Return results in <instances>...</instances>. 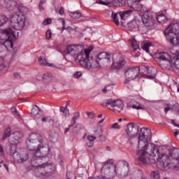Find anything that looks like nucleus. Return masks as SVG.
<instances>
[{
    "label": "nucleus",
    "mask_w": 179,
    "mask_h": 179,
    "mask_svg": "<svg viewBox=\"0 0 179 179\" xmlns=\"http://www.w3.org/2000/svg\"><path fill=\"white\" fill-rule=\"evenodd\" d=\"M48 153H50V148L47 145H43V143H39L37 150L32 155L30 162L33 167H36L35 169L36 177H50L52 176L55 171V167L47 162L37 165V160L40 157H45Z\"/></svg>",
    "instance_id": "1"
},
{
    "label": "nucleus",
    "mask_w": 179,
    "mask_h": 179,
    "mask_svg": "<svg viewBox=\"0 0 179 179\" xmlns=\"http://www.w3.org/2000/svg\"><path fill=\"white\" fill-rule=\"evenodd\" d=\"M137 155L139 162L144 164H154L157 158H155V153L159 156V148L153 143H149L147 145L138 147Z\"/></svg>",
    "instance_id": "2"
},
{
    "label": "nucleus",
    "mask_w": 179,
    "mask_h": 179,
    "mask_svg": "<svg viewBox=\"0 0 179 179\" xmlns=\"http://www.w3.org/2000/svg\"><path fill=\"white\" fill-rule=\"evenodd\" d=\"M90 52H92V50L85 49L83 54H79L76 57V62L80 64L83 68L89 69V71L99 69L101 66V62H99L95 56H90Z\"/></svg>",
    "instance_id": "3"
},
{
    "label": "nucleus",
    "mask_w": 179,
    "mask_h": 179,
    "mask_svg": "<svg viewBox=\"0 0 179 179\" xmlns=\"http://www.w3.org/2000/svg\"><path fill=\"white\" fill-rule=\"evenodd\" d=\"M164 36L172 45L179 44V22L171 24L164 31Z\"/></svg>",
    "instance_id": "4"
},
{
    "label": "nucleus",
    "mask_w": 179,
    "mask_h": 179,
    "mask_svg": "<svg viewBox=\"0 0 179 179\" xmlns=\"http://www.w3.org/2000/svg\"><path fill=\"white\" fill-rule=\"evenodd\" d=\"M154 159H157L155 160V163H158V168L160 170H169L170 169H177V165H176V162L174 161H171L169 157V155L166 154H162L160 155V152L159 151V154H156L154 157Z\"/></svg>",
    "instance_id": "5"
},
{
    "label": "nucleus",
    "mask_w": 179,
    "mask_h": 179,
    "mask_svg": "<svg viewBox=\"0 0 179 179\" xmlns=\"http://www.w3.org/2000/svg\"><path fill=\"white\" fill-rule=\"evenodd\" d=\"M115 165L113 162V160L105 162L101 170V174H104L106 176H99L96 177L90 178L88 179H110L113 178L114 173H117L115 170Z\"/></svg>",
    "instance_id": "6"
},
{
    "label": "nucleus",
    "mask_w": 179,
    "mask_h": 179,
    "mask_svg": "<svg viewBox=\"0 0 179 179\" xmlns=\"http://www.w3.org/2000/svg\"><path fill=\"white\" fill-rule=\"evenodd\" d=\"M26 143L29 150L34 152V150H37L40 143H44V138L37 133H32Z\"/></svg>",
    "instance_id": "7"
},
{
    "label": "nucleus",
    "mask_w": 179,
    "mask_h": 179,
    "mask_svg": "<svg viewBox=\"0 0 179 179\" xmlns=\"http://www.w3.org/2000/svg\"><path fill=\"white\" fill-rule=\"evenodd\" d=\"M11 27L15 30H23L28 24L27 19L24 15L14 14L10 19Z\"/></svg>",
    "instance_id": "8"
},
{
    "label": "nucleus",
    "mask_w": 179,
    "mask_h": 179,
    "mask_svg": "<svg viewBox=\"0 0 179 179\" xmlns=\"http://www.w3.org/2000/svg\"><path fill=\"white\" fill-rule=\"evenodd\" d=\"M124 75L126 76V79L124 80V85H128L131 80H134L137 78H143V75H142V71L141 70V67H130L128 68L124 71Z\"/></svg>",
    "instance_id": "9"
},
{
    "label": "nucleus",
    "mask_w": 179,
    "mask_h": 179,
    "mask_svg": "<svg viewBox=\"0 0 179 179\" xmlns=\"http://www.w3.org/2000/svg\"><path fill=\"white\" fill-rule=\"evenodd\" d=\"M152 139V131L148 128L143 127L138 134V148L148 146V142Z\"/></svg>",
    "instance_id": "10"
},
{
    "label": "nucleus",
    "mask_w": 179,
    "mask_h": 179,
    "mask_svg": "<svg viewBox=\"0 0 179 179\" xmlns=\"http://www.w3.org/2000/svg\"><path fill=\"white\" fill-rule=\"evenodd\" d=\"M158 64L162 69H171L173 66V57L168 53L161 52L158 55Z\"/></svg>",
    "instance_id": "11"
},
{
    "label": "nucleus",
    "mask_w": 179,
    "mask_h": 179,
    "mask_svg": "<svg viewBox=\"0 0 179 179\" xmlns=\"http://www.w3.org/2000/svg\"><path fill=\"white\" fill-rule=\"evenodd\" d=\"M101 106H110L113 108L112 110L115 113H121L124 110V103L120 99L113 100L111 99L105 100Z\"/></svg>",
    "instance_id": "12"
},
{
    "label": "nucleus",
    "mask_w": 179,
    "mask_h": 179,
    "mask_svg": "<svg viewBox=\"0 0 179 179\" xmlns=\"http://www.w3.org/2000/svg\"><path fill=\"white\" fill-rule=\"evenodd\" d=\"M141 75L143 78H147V79L153 80L156 78V72L157 71L153 67H148L146 66H141Z\"/></svg>",
    "instance_id": "13"
},
{
    "label": "nucleus",
    "mask_w": 179,
    "mask_h": 179,
    "mask_svg": "<svg viewBox=\"0 0 179 179\" xmlns=\"http://www.w3.org/2000/svg\"><path fill=\"white\" fill-rule=\"evenodd\" d=\"M125 132L129 139H134V138H136L138 132H139L138 125H136L135 123L128 124Z\"/></svg>",
    "instance_id": "14"
},
{
    "label": "nucleus",
    "mask_w": 179,
    "mask_h": 179,
    "mask_svg": "<svg viewBox=\"0 0 179 179\" xmlns=\"http://www.w3.org/2000/svg\"><path fill=\"white\" fill-rule=\"evenodd\" d=\"M83 51V45H68L66 48V54H70V55H72L73 57H75V55H79V54H83L82 52Z\"/></svg>",
    "instance_id": "15"
},
{
    "label": "nucleus",
    "mask_w": 179,
    "mask_h": 179,
    "mask_svg": "<svg viewBox=\"0 0 179 179\" xmlns=\"http://www.w3.org/2000/svg\"><path fill=\"white\" fill-rule=\"evenodd\" d=\"M14 160L19 164L24 163V162L29 160V154L24 150H18V153L14 156Z\"/></svg>",
    "instance_id": "16"
},
{
    "label": "nucleus",
    "mask_w": 179,
    "mask_h": 179,
    "mask_svg": "<svg viewBox=\"0 0 179 179\" xmlns=\"http://www.w3.org/2000/svg\"><path fill=\"white\" fill-rule=\"evenodd\" d=\"M16 39V36L12 29L10 32L6 36L3 42V45L6 48H12L13 47V41Z\"/></svg>",
    "instance_id": "17"
},
{
    "label": "nucleus",
    "mask_w": 179,
    "mask_h": 179,
    "mask_svg": "<svg viewBox=\"0 0 179 179\" xmlns=\"http://www.w3.org/2000/svg\"><path fill=\"white\" fill-rule=\"evenodd\" d=\"M142 23L145 24V27H152L155 24L153 17L149 13H145L142 17Z\"/></svg>",
    "instance_id": "18"
},
{
    "label": "nucleus",
    "mask_w": 179,
    "mask_h": 179,
    "mask_svg": "<svg viewBox=\"0 0 179 179\" xmlns=\"http://www.w3.org/2000/svg\"><path fill=\"white\" fill-rule=\"evenodd\" d=\"M10 145L8 146V148L6 149V152L9 153L10 156H13V159H15V155H17L19 153V150L16 151V146L17 145V142H13V141H10Z\"/></svg>",
    "instance_id": "19"
},
{
    "label": "nucleus",
    "mask_w": 179,
    "mask_h": 179,
    "mask_svg": "<svg viewBox=\"0 0 179 179\" xmlns=\"http://www.w3.org/2000/svg\"><path fill=\"white\" fill-rule=\"evenodd\" d=\"M95 57L99 62H101V64L104 59H106L108 62H111V59H113V58H111V55L105 52H100L99 55H96Z\"/></svg>",
    "instance_id": "20"
},
{
    "label": "nucleus",
    "mask_w": 179,
    "mask_h": 179,
    "mask_svg": "<svg viewBox=\"0 0 179 179\" xmlns=\"http://www.w3.org/2000/svg\"><path fill=\"white\" fill-rule=\"evenodd\" d=\"M127 62L124 59H120L118 62H113L111 66L112 69H116V71H121L122 68L125 66Z\"/></svg>",
    "instance_id": "21"
},
{
    "label": "nucleus",
    "mask_w": 179,
    "mask_h": 179,
    "mask_svg": "<svg viewBox=\"0 0 179 179\" xmlns=\"http://www.w3.org/2000/svg\"><path fill=\"white\" fill-rule=\"evenodd\" d=\"M122 164V166L120 169V176L122 177H127L129 174V164L125 161H123Z\"/></svg>",
    "instance_id": "22"
},
{
    "label": "nucleus",
    "mask_w": 179,
    "mask_h": 179,
    "mask_svg": "<svg viewBox=\"0 0 179 179\" xmlns=\"http://www.w3.org/2000/svg\"><path fill=\"white\" fill-rule=\"evenodd\" d=\"M141 23L142 22L138 19H134L131 22L127 23V29L128 30H134V29H138V27H140Z\"/></svg>",
    "instance_id": "23"
},
{
    "label": "nucleus",
    "mask_w": 179,
    "mask_h": 179,
    "mask_svg": "<svg viewBox=\"0 0 179 179\" xmlns=\"http://www.w3.org/2000/svg\"><path fill=\"white\" fill-rule=\"evenodd\" d=\"M129 6L134 10H138V12H142V10L145 11V9H143V5L141 4L139 1L130 3Z\"/></svg>",
    "instance_id": "24"
},
{
    "label": "nucleus",
    "mask_w": 179,
    "mask_h": 179,
    "mask_svg": "<svg viewBox=\"0 0 179 179\" xmlns=\"http://www.w3.org/2000/svg\"><path fill=\"white\" fill-rule=\"evenodd\" d=\"M131 179H146L145 176H143V172L141 170H138L134 172V174L131 176Z\"/></svg>",
    "instance_id": "25"
},
{
    "label": "nucleus",
    "mask_w": 179,
    "mask_h": 179,
    "mask_svg": "<svg viewBox=\"0 0 179 179\" xmlns=\"http://www.w3.org/2000/svg\"><path fill=\"white\" fill-rule=\"evenodd\" d=\"M41 111V110L37 106V105H34L31 112V117L33 118H37V115L40 114Z\"/></svg>",
    "instance_id": "26"
},
{
    "label": "nucleus",
    "mask_w": 179,
    "mask_h": 179,
    "mask_svg": "<svg viewBox=\"0 0 179 179\" xmlns=\"http://www.w3.org/2000/svg\"><path fill=\"white\" fill-rule=\"evenodd\" d=\"M170 156L173 157V160L175 162H177V160L179 159V149L178 148H175L172 150L170 152Z\"/></svg>",
    "instance_id": "27"
},
{
    "label": "nucleus",
    "mask_w": 179,
    "mask_h": 179,
    "mask_svg": "<svg viewBox=\"0 0 179 179\" xmlns=\"http://www.w3.org/2000/svg\"><path fill=\"white\" fill-rule=\"evenodd\" d=\"M13 138L15 139V141L17 142V144L19 143V141L23 138V134L20 131H15L13 134Z\"/></svg>",
    "instance_id": "28"
},
{
    "label": "nucleus",
    "mask_w": 179,
    "mask_h": 179,
    "mask_svg": "<svg viewBox=\"0 0 179 179\" xmlns=\"http://www.w3.org/2000/svg\"><path fill=\"white\" fill-rule=\"evenodd\" d=\"M3 62V57H0V73H6V71H8V67L6 66Z\"/></svg>",
    "instance_id": "29"
},
{
    "label": "nucleus",
    "mask_w": 179,
    "mask_h": 179,
    "mask_svg": "<svg viewBox=\"0 0 179 179\" xmlns=\"http://www.w3.org/2000/svg\"><path fill=\"white\" fill-rule=\"evenodd\" d=\"M12 28H8L6 29L0 31V40H5L8 34L10 33Z\"/></svg>",
    "instance_id": "30"
},
{
    "label": "nucleus",
    "mask_w": 179,
    "mask_h": 179,
    "mask_svg": "<svg viewBox=\"0 0 179 179\" xmlns=\"http://www.w3.org/2000/svg\"><path fill=\"white\" fill-rule=\"evenodd\" d=\"M38 62L41 66H54L53 64H50L47 62V60H45V58H43L41 57L38 58Z\"/></svg>",
    "instance_id": "31"
},
{
    "label": "nucleus",
    "mask_w": 179,
    "mask_h": 179,
    "mask_svg": "<svg viewBox=\"0 0 179 179\" xmlns=\"http://www.w3.org/2000/svg\"><path fill=\"white\" fill-rule=\"evenodd\" d=\"M96 138L94 136H87L88 142L87 143V145L88 148H92L94 145V141H96Z\"/></svg>",
    "instance_id": "32"
},
{
    "label": "nucleus",
    "mask_w": 179,
    "mask_h": 179,
    "mask_svg": "<svg viewBox=\"0 0 179 179\" xmlns=\"http://www.w3.org/2000/svg\"><path fill=\"white\" fill-rule=\"evenodd\" d=\"M94 135H95L96 138H101V136H103V130H101V128L99 127H95L94 129Z\"/></svg>",
    "instance_id": "33"
},
{
    "label": "nucleus",
    "mask_w": 179,
    "mask_h": 179,
    "mask_svg": "<svg viewBox=\"0 0 179 179\" xmlns=\"http://www.w3.org/2000/svg\"><path fill=\"white\" fill-rule=\"evenodd\" d=\"M130 13H132V10H126L122 13H119V17H120V19H122V20H125V19H127V17H128V16L129 15Z\"/></svg>",
    "instance_id": "34"
},
{
    "label": "nucleus",
    "mask_w": 179,
    "mask_h": 179,
    "mask_svg": "<svg viewBox=\"0 0 179 179\" xmlns=\"http://www.w3.org/2000/svg\"><path fill=\"white\" fill-rule=\"evenodd\" d=\"M172 67L171 68H175L176 69H179V57H176L172 58Z\"/></svg>",
    "instance_id": "35"
},
{
    "label": "nucleus",
    "mask_w": 179,
    "mask_h": 179,
    "mask_svg": "<svg viewBox=\"0 0 179 179\" xmlns=\"http://www.w3.org/2000/svg\"><path fill=\"white\" fill-rule=\"evenodd\" d=\"M70 16L73 19H80V17H82V13L78 11L70 12Z\"/></svg>",
    "instance_id": "36"
},
{
    "label": "nucleus",
    "mask_w": 179,
    "mask_h": 179,
    "mask_svg": "<svg viewBox=\"0 0 179 179\" xmlns=\"http://www.w3.org/2000/svg\"><path fill=\"white\" fill-rule=\"evenodd\" d=\"M157 20L159 23H166L167 22V18H166V15L164 14L158 15Z\"/></svg>",
    "instance_id": "37"
},
{
    "label": "nucleus",
    "mask_w": 179,
    "mask_h": 179,
    "mask_svg": "<svg viewBox=\"0 0 179 179\" xmlns=\"http://www.w3.org/2000/svg\"><path fill=\"white\" fill-rule=\"evenodd\" d=\"M131 47H133L134 51H136V50H141V48H139V44L138 43L135 38H133L131 39Z\"/></svg>",
    "instance_id": "38"
},
{
    "label": "nucleus",
    "mask_w": 179,
    "mask_h": 179,
    "mask_svg": "<svg viewBox=\"0 0 179 179\" xmlns=\"http://www.w3.org/2000/svg\"><path fill=\"white\" fill-rule=\"evenodd\" d=\"M151 178L153 179L160 178V172L158 170H155L151 172Z\"/></svg>",
    "instance_id": "39"
},
{
    "label": "nucleus",
    "mask_w": 179,
    "mask_h": 179,
    "mask_svg": "<svg viewBox=\"0 0 179 179\" xmlns=\"http://www.w3.org/2000/svg\"><path fill=\"white\" fill-rule=\"evenodd\" d=\"M62 31H64V30H69V32L71 33V31H76V27L73 28L72 27H67L66 28L65 27V21L63 20L62 21Z\"/></svg>",
    "instance_id": "40"
},
{
    "label": "nucleus",
    "mask_w": 179,
    "mask_h": 179,
    "mask_svg": "<svg viewBox=\"0 0 179 179\" xmlns=\"http://www.w3.org/2000/svg\"><path fill=\"white\" fill-rule=\"evenodd\" d=\"M13 6H16V2L12 0H8L6 1V8L8 9L9 8H12Z\"/></svg>",
    "instance_id": "41"
},
{
    "label": "nucleus",
    "mask_w": 179,
    "mask_h": 179,
    "mask_svg": "<svg viewBox=\"0 0 179 179\" xmlns=\"http://www.w3.org/2000/svg\"><path fill=\"white\" fill-rule=\"evenodd\" d=\"M113 2V0H98L99 5H104L105 6H108Z\"/></svg>",
    "instance_id": "42"
},
{
    "label": "nucleus",
    "mask_w": 179,
    "mask_h": 179,
    "mask_svg": "<svg viewBox=\"0 0 179 179\" xmlns=\"http://www.w3.org/2000/svg\"><path fill=\"white\" fill-rule=\"evenodd\" d=\"M60 111L64 114L65 117H69V109L66 108V106H65V108L61 106Z\"/></svg>",
    "instance_id": "43"
},
{
    "label": "nucleus",
    "mask_w": 179,
    "mask_h": 179,
    "mask_svg": "<svg viewBox=\"0 0 179 179\" xmlns=\"http://www.w3.org/2000/svg\"><path fill=\"white\" fill-rule=\"evenodd\" d=\"M9 136H10V127L6 129L3 136V140L5 141V139H6V138H9Z\"/></svg>",
    "instance_id": "44"
},
{
    "label": "nucleus",
    "mask_w": 179,
    "mask_h": 179,
    "mask_svg": "<svg viewBox=\"0 0 179 179\" xmlns=\"http://www.w3.org/2000/svg\"><path fill=\"white\" fill-rule=\"evenodd\" d=\"M8 22V18L5 15H0V27H2Z\"/></svg>",
    "instance_id": "45"
},
{
    "label": "nucleus",
    "mask_w": 179,
    "mask_h": 179,
    "mask_svg": "<svg viewBox=\"0 0 179 179\" xmlns=\"http://www.w3.org/2000/svg\"><path fill=\"white\" fill-rule=\"evenodd\" d=\"M79 117H80L79 112H76L74 113V116L72 118V121L73 123L71 125H70V127H73V125L76 124V121L78 118H79Z\"/></svg>",
    "instance_id": "46"
},
{
    "label": "nucleus",
    "mask_w": 179,
    "mask_h": 179,
    "mask_svg": "<svg viewBox=\"0 0 179 179\" xmlns=\"http://www.w3.org/2000/svg\"><path fill=\"white\" fill-rule=\"evenodd\" d=\"M112 17L113 19L114 23L116 24V26H118V24H120V21H118L120 13H115L113 15H112Z\"/></svg>",
    "instance_id": "47"
},
{
    "label": "nucleus",
    "mask_w": 179,
    "mask_h": 179,
    "mask_svg": "<svg viewBox=\"0 0 179 179\" xmlns=\"http://www.w3.org/2000/svg\"><path fill=\"white\" fill-rule=\"evenodd\" d=\"M149 47H152V43H145L143 45L142 48L144 50V51L147 52H150V50H149Z\"/></svg>",
    "instance_id": "48"
},
{
    "label": "nucleus",
    "mask_w": 179,
    "mask_h": 179,
    "mask_svg": "<svg viewBox=\"0 0 179 179\" xmlns=\"http://www.w3.org/2000/svg\"><path fill=\"white\" fill-rule=\"evenodd\" d=\"M52 78V74L51 73H45L43 75V79L48 80V79H51Z\"/></svg>",
    "instance_id": "49"
},
{
    "label": "nucleus",
    "mask_w": 179,
    "mask_h": 179,
    "mask_svg": "<svg viewBox=\"0 0 179 179\" xmlns=\"http://www.w3.org/2000/svg\"><path fill=\"white\" fill-rule=\"evenodd\" d=\"M140 106L141 104L139 103H136V104L131 106V108H134L136 110H145V108Z\"/></svg>",
    "instance_id": "50"
},
{
    "label": "nucleus",
    "mask_w": 179,
    "mask_h": 179,
    "mask_svg": "<svg viewBox=\"0 0 179 179\" xmlns=\"http://www.w3.org/2000/svg\"><path fill=\"white\" fill-rule=\"evenodd\" d=\"M116 1L119 3V6H124L128 3V0H116Z\"/></svg>",
    "instance_id": "51"
},
{
    "label": "nucleus",
    "mask_w": 179,
    "mask_h": 179,
    "mask_svg": "<svg viewBox=\"0 0 179 179\" xmlns=\"http://www.w3.org/2000/svg\"><path fill=\"white\" fill-rule=\"evenodd\" d=\"M52 22V20H51V18H47V19H45L44 21L43 22V24L44 26H47V24H51Z\"/></svg>",
    "instance_id": "52"
},
{
    "label": "nucleus",
    "mask_w": 179,
    "mask_h": 179,
    "mask_svg": "<svg viewBox=\"0 0 179 179\" xmlns=\"http://www.w3.org/2000/svg\"><path fill=\"white\" fill-rule=\"evenodd\" d=\"M11 113H12V114H15L17 117H19V115H19V112L17 111V110L16 109L15 107L11 108Z\"/></svg>",
    "instance_id": "53"
},
{
    "label": "nucleus",
    "mask_w": 179,
    "mask_h": 179,
    "mask_svg": "<svg viewBox=\"0 0 179 179\" xmlns=\"http://www.w3.org/2000/svg\"><path fill=\"white\" fill-rule=\"evenodd\" d=\"M52 32H51V29H48L46 31V38L47 40H50L51 38V36H52Z\"/></svg>",
    "instance_id": "54"
},
{
    "label": "nucleus",
    "mask_w": 179,
    "mask_h": 179,
    "mask_svg": "<svg viewBox=\"0 0 179 179\" xmlns=\"http://www.w3.org/2000/svg\"><path fill=\"white\" fill-rule=\"evenodd\" d=\"M0 6L1 7V9H3V8H6V1L0 0Z\"/></svg>",
    "instance_id": "55"
},
{
    "label": "nucleus",
    "mask_w": 179,
    "mask_h": 179,
    "mask_svg": "<svg viewBox=\"0 0 179 179\" xmlns=\"http://www.w3.org/2000/svg\"><path fill=\"white\" fill-rule=\"evenodd\" d=\"M82 76V73L80 71H77L73 74V78L78 79V78Z\"/></svg>",
    "instance_id": "56"
},
{
    "label": "nucleus",
    "mask_w": 179,
    "mask_h": 179,
    "mask_svg": "<svg viewBox=\"0 0 179 179\" xmlns=\"http://www.w3.org/2000/svg\"><path fill=\"white\" fill-rule=\"evenodd\" d=\"M170 110H173V108H171V106H170V104H167L166 107L164 108V111H165L166 114H167V113H169V111H170Z\"/></svg>",
    "instance_id": "57"
},
{
    "label": "nucleus",
    "mask_w": 179,
    "mask_h": 179,
    "mask_svg": "<svg viewBox=\"0 0 179 179\" xmlns=\"http://www.w3.org/2000/svg\"><path fill=\"white\" fill-rule=\"evenodd\" d=\"M87 115H88L89 118H90L91 120H93V118H94V113L93 112H87Z\"/></svg>",
    "instance_id": "58"
},
{
    "label": "nucleus",
    "mask_w": 179,
    "mask_h": 179,
    "mask_svg": "<svg viewBox=\"0 0 179 179\" xmlns=\"http://www.w3.org/2000/svg\"><path fill=\"white\" fill-rule=\"evenodd\" d=\"M111 128H113V129H120V127L118 125V123H114L111 125Z\"/></svg>",
    "instance_id": "59"
},
{
    "label": "nucleus",
    "mask_w": 179,
    "mask_h": 179,
    "mask_svg": "<svg viewBox=\"0 0 179 179\" xmlns=\"http://www.w3.org/2000/svg\"><path fill=\"white\" fill-rule=\"evenodd\" d=\"M43 122H51L52 120L48 117L42 118Z\"/></svg>",
    "instance_id": "60"
},
{
    "label": "nucleus",
    "mask_w": 179,
    "mask_h": 179,
    "mask_svg": "<svg viewBox=\"0 0 179 179\" xmlns=\"http://www.w3.org/2000/svg\"><path fill=\"white\" fill-rule=\"evenodd\" d=\"M73 173L71 172H67L66 175V179H72Z\"/></svg>",
    "instance_id": "61"
},
{
    "label": "nucleus",
    "mask_w": 179,
    "mask_h": 179,
    "mask_svg": "<svg viewBox=\"0 0 179 179\" xmlns=\"http://www.w3.org/2000/svg\"><path fill=\"white\" fill-rule=\"evenodd\" d=\"M13 77L15 79H20V78H21L20 74L19 73H13Z\"/></svg>",
    "instance_id": "62"
},
{
    "label": "nucleus",
    "mask_w": 179,
    "mask_h": 179,
    "mask_svg": "<svg viewBox=\"0 0 179 179\" xmlns=\"http://www.w3.org/2000/svg\"><path fill=\"white\" fill-rule=\"evenodd\" d=\"M57 162L60 163V164H62V155H59L57 157Z\"/></svg>",
    "instance_id": "63"
},
{
    "label": "nucleus",
    "mask_w": 179,
    "mask_h": 179,
    "mask_svg": "<svg viewBox=\"0 0 179 179\" xmlns=\"http://www.w3.org/2000/svg\"><path fill=\"white\" fill-rule=\"evenodd\" d=\"M59 15H64V13H65V10L64 9V7L60 8V9L59 10Z\"/></svg>",
    "instance_id": "64"
}]
</instances>
